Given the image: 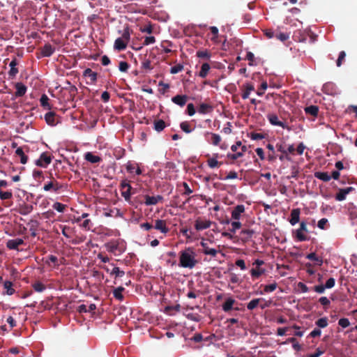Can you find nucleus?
Listing matches in <instances>:
<instances>
[{
	"label": "nucleus",
	"mask_w": 357,
	"mask_h": 357,
	"mask_svg": "<svg viewBox=\"0 0 357 357\" xmlns=\"http://www.w3.org/2000/svg\"><path fill=\"white\" fill-rule=\"evenodd\" d=\"M195 253L191 248L180 252L179 266L183 268H193L198 263Z\"/></svg>",
	"instance_id": "nucleus-1"
},
{
	"label": "nucleus",
	"mask_w": 357,
	"mask_h": 357,
	"mask_svg": "<svg viewBox=\"0 0 357 357\" xmlns=\"http://www.w3.org/2000/svg\"><path fill=\"white\" fill-rule=\"evenodd\" d=\"M66 188L67 185L58 182L55 178L51 176L50 181L45 183L43 188L44 191L57 193L62 189L66 190Z\"/></svg>",
	"instance_id": "nucleus-2"
},
{
	"label": "nucleus",
	"mask_w": 357,
	"mask_h": 357,
	"mask_svg": "<svg viewBox=\"0 0 357 357\" xmlns=\"http://www.w3.org/2000/svg\"><path fill=\"white\" fill-rule=\"evenodd\" d=\"M212 224L213 222L210 220H205L199 217L195 221V228L197 231H202L209 228Z\"/></svg>",
	"instance_id": "nucleus-3"
},
{
	"label": "nucleus",
	"mask_w": 357,
	"mask_h": 357,
	"mask_svg": "<svg viewBox=\"0 0 357 357\" xmlns=\"http://www.w3.org/2000/svg\"><path fill=\"white\" fill-rule=\"evenodd\" d=\"M304 231H307V223L302 221L300 224V227L296 231V238L298 241H305L308 240V237L303 234Z\"/></svg>",
	"instance_id": "nucleus-4"
},
{
	"label": "nucleus",
	"mask_w": 357,
	"mask_h": 357,
	"mask_svg": "<svg viewBox=\"0 0 357 357\" xmlns=\"http://www.w3.org/2000/svg\"><path fill=\"white\" fill-rule=\"evenodd\" d=\"M267 119L269 121L270 123L273 126H280L284 129L290 130V128L286 125L284 123L278 120V117L275 114H269L267 115Z\"/></svg>",
	"instance_id": "nucleus-5"
},
{
	"label": "nucleus",
	"mask_w": 357,
	"mask_h": 357,
	"mask_svg": "<svg viewBox=\"0 0 357 357\" xmlns=\"http://www.w3.org/2000/svg\"><path fill=\"white\" fill-rule=\"evenodd\" d=\"M52 161V158L47 153H43L36 161V165L41 167H46Z\"/></svg>",
	"instance_id": "nucleus-6"
},
{
	"label": "nucleus",
	"mask_w": 357,
	"mask_h": 357,
	"mask_svg": "<svg viewBox=\"0 0 357 357\" xmlns=\"http://www.w3.org/2000/svg\"><path fill=\"white\" fill-rule=\"evenodd\" d=\"M24 241L22 238H17L13 239H10L6 242V247L9 250H19V246L24 245Z\"/></svg>",
	"instance_id": "nucleus-7"
},
{
	"label": "nucleus",
	"mask_w": 357,
	"mask_h": 357,
	"mask_svg": "<svg viewBox=\"0 0 357 357\" xmlns=\"http://www.w3.org/2000/svg\"><path fill=\"white\" fill-rule=\"evenodd\" d=\"M144 204L146 206H152V205H156L158 202H161L163 200V197L161 195H157V196H149L148 195H146L144 196Z\"/></svg>",
	"instance_id": "nucleus-8"
},
{
	"label": "nucleus",
	"mask_w": 357,
	"mask_h": 357,
	"mask_svg": "<svg viewBox=\"0 0 357 357\" xmlns=\"http://www.w3.org/2000/svg\"><path fill=\"white\" fill-rule=\"evenodd\" d=\"M200 245L202 247V252L206 255H210L211 257H215L218 254V250L214 248H211L208 247V243H205L204 241L200 242Z\"/></svg>",
	"instance_id": "nucleus-9"
},
{
	"label": "nucleus",
	"mask_w": 357,
	"mask_h": 357,
	"mask_svg": "<svg viewBox=\"0 0 357 357\" xmlns=\"http://www.w3.org/2000/svg\"><path fill=\"white\" fill-rule=\"evenodd\" d=\"M354 188L348 187L346 188L339 189L338 192L335 195V199L337 201H343L345 199L347 195H348L351 191L354 190Z\"/></svg>",
	"instance_id": "nucleus-10"
},
{
	"label": "nucleus",
	"mask_w": 357,
	"mask_h": 357,
	"mask_svg": "<svg viewBox=\"0 0 357 357\" xmlns=\"http://www.w3.org/2000/svg\"><path fill=\"white\" fill-rule=\"evenodd\" d=\"M126 170L130 174L135 173L137 175H141L142 172L137 164L129 161L126 166Z\"/></svg>",
	"instance_id": "nucleus-11"
},
{
	"label": "nucleus",
	"mask_w": 357,
	"mask_h": 357,
	"mask_svg": "<svg viewBox=\"0 0 357 357\" xmlns=\"http://www.w3.org/2000/svg\"><path fill=\"white\" fill-rule=\"evenodd\" d=\"M245 211V206L243 204H239L235 206L231 212V218L235 220H238L241 214Z\"/></svg>",
	"instance_id": "nucleus-12"
},
{
	"label": "nucleus",
	"mask_w": 357,
	"mask_h": 357,
	"mask_svg": "<svg viewBox=\"0 0 357 357\" xmlns=\"http://www.w3.org/2000/svg\"><path fill=\"white\" fill-rule=\"evenodd\" d=\"M188 100V97L186 95H176L172 98V101L180 107H183Z\"/></svg>",
	"instance_id": "nucleus-13"
},
{
	"label": "nucleus",
	"mask_w": 357,
	"mask_h": 357,
	"mask_svg": "<svg viewBox=\"0 0 357 357\" xmlns=\"http://www.w3.org/2000/svg\"><path fill=\"white\" fill-rule=\"evenodd\" d=\"M243 93L241 95V97L243 99H247L249 98L250 93L251 91H255V86L251 83H245L243 85Z\"/></svg>",
	"instance_id": "nucleus-14"
},
{
	"label": "nucleus",
	"mask_w": 357,
	"mask_h": 357,
	"mask_svg": "<svg viewBox=\"0 0 357 357\" xmlns=\"http://www.w3.org/2000/svg\"><path fill=\"white\" fill-rule=\"evenodd\" d=\"M154 228L160 231L163 234H167L169 231V228L166 225L165 220H156Z\"/></svg>",
	"instance_id": "nucleus-15"
},
{
	"label": "nucleus",
	"mask_w": 357,
	"mask_h": 357,
	"mask_svg": "<svg viewBox=\"0 0 357 357\" xmlns=\"http://www.w3.org/2000/svg\"><path fill=\"white\" fill-rule=\"evenodd\" d=\"M55 51V47L50 43H46L41 48V54L43 56L49 57L53 54Z\"/></svg>",
	"instance_id": "nucleus-16"
},
{
	"label": "nucleus",
	"mask_w": 357,
	"mask_h": 357,
	"mask_svg": "<svg viewBox=\"0 0 357 357\" xmlns=\"http://www.w3.org/2000/svg\"><path fill=\"white\" fill-rule=\"evenodd\" d=\"M300 213H301L300 208H294L291 211V215H290L291 218L289 219V222L291 225H295L296 224H297L299 222Z\"/></svg>",
	"instance_id": "nucleus-17"
},
{
	"label": "nucleus",
	"mask_w": 357,
	"mask_h": 357,
	"mask_svg": "<svg viewBox=\"0 0 357 357\" xmlns=\"http://www.w3.org/2000/svg\"><path fill=\"white\" fill-rule=\"evenodd\" d=\"M235 299L231 297H229L225 299V301L223 303L222 307L224 312H228L231 310L233 309L234 305L236 303Z\"/></svg>",
	"instance_id": "nucleus-18"
},
{
	"label": "nucleus",
	"mask_w": 357,
	"mask_h": 357,
	"mask_svg": "<svg viewBox=\"0 0 357 357\" xmlns=\"http://www.w3.org/2000/svg\"><path fill=\"white\" fill-rule=\"evenodd\" d=\"M134 190L132 188H126L121 190V195L124 198V199L131 205H133V201L131 200V195L134 194Z\"/></svg>",
	"instance_id": "nucleus-19"
},
{
	"label": "nucleus",
	"mask_w": 357,
	"mask_h": 357,
	"mask_svg": "<svg viewBox=\"0 0 357 357\" xmlns=\"http://www.w3.org/2000/svg\"><path fill=\"white\" fill-rule=\"evenodd\" d=\"M84 159L92 164L99 163L102 161V158L100 156L94 155L91 152H86L84 154Z\"/></svg>",
	"instance_id": "nucleus-20"
},
{
	"label": "nucleus",
	"mask_w": 357,
	"mask_h": 357,
	"mask_svg": "<svg viewBox=\"0 0 357 357\" xmlns=\"http://www.w3.org/2000/svg\"><path fill=\"white\" fill-rule=\"evenodd\" d=\"M213 110V107L208 103H201L198 107V112L200 114H206L212 112Z\"/></svg>",
	"instance_id": "nucleus-21"
},
{
	"label": "nucleus",
	"mask_w": 357,
	"mask_h": 357,
	"mask_svg": "<svg viewBox=\"0 0 357 357\" xmlns=\"http://www.w3.org/2000/svg\"><path fill=\"white\" fill-rule=\"evenodd\" d=\"M83 75L89 77L91 84H95L97 81L98 74L93 72L91 68L85 69L83 72Z\"/></svg>",
	"instance_id": "nucleus-22"
},
{
	"label": "nucleus",
	"mask_w": 357,
	"mask_h": 357,
	"mask_svg": "<svg viewBox=\"0 0 357 357\" xmlns=\"http://www.w3.org/2000/svg\"><path fill=\"white\" fill-rule=\"evenodd\" d=\"M15 89L16 91L15 93V96L16 97L23 96L26 93L27 89L26 86L21 82L16 83Z\"/></svg>",
	"instance_id": "nucleus-23"
},
{
	"label": "nucleus",
	"mask_w": 357,
	"mask_h": 357,
	"mask_svg": "<svg viewBox=\"0 0 357 357\" xmlns=\"http://www.w3.org/2000/svg\"><path fill=\"white\" fill-rule=\"evenodd\" d=\"M56 114L54 112H49L45 115V120L46 123L50 126H55L56 124Z\"/></svg>",
	"instance_id": "nucleus-24"
},
{
	"label": "nucleus",
	"mask_w": 357,
	"mask_h": 357,
	"mask_svg": "<svg viewBox=\"0 0 357 357\" xmlns=\"http://www.w3.org/2000/svg\"><path fill=\"white\" fill-rule=\"evenodd\" d=\"M114 49L121 51L124 50L127 47V43L121 38H118L114 42Z\"/></svg>",
	"instance_id": "nucleus-25"
},
{
	"label": "nucleus",
	"mask_w": 357,
	"mask_h": 357,
	"mask_svg": "<svg viewBox=\"0 0 357 357\" xmlns=\"http://www.w3.org/2000/svg\"><path fill=\"white\" fill-rule=\"evenodd\" d=\"M304 110L305 114L317 117L319 113V107L317 105H310L305 107Z\"/></svg>",
	"instance_id": "nucleus-26"
},
{
	"label": "nucleus",
	"mask_w": 357,
	"mask_h": 357,
	"mask_svg": "<svg viewBox=\"0 0 357 357\" xmlns=\"http://www.w3.org/2000/svg\"><path fill=\"white\" fill-rule=\"evenodd\" d=\"M254 231L251 229H243L241 231V239L243 242L248 241L252 236Z\"/></svg>",
	"instance_id": "nucleus-27"
},
{
	"label": "nucleus",
	"mask_w": 357,
	"mask_h": 357,
	"mask_svg": "<svg viewBox=\"0 0 357 357\" xmlns=\"http://www.w3.org/2000/svg\"><path fill=\"white\" fill-rule=\"evenodd\" d=\"M49 98L46 94H43L40 98V105L45 109L50 110L52 105L49 103Z\"/></svg>",
	"instance_id": "nucleus-28"
},
{
	"label": "nucleus",
	"mask_w": 357,
	"mask_h": 357,
	"mask_svg": "<svg viewBox=\"0 0 357 357\" xmlns=\"http://www.w3.org/2000/svg\"><path fill=\"white\" fill-rule=\"evenodd\" d=\"M314 176L324 182H328L331 180V176L327 172H314Z\"/></svg>",
	"instance_id": "nucleus-29"
},
{
	"label": "nucleus",
	"mask_w": 357,
	"mask_h": 357,
	"mask_svg": "<svg viewBox=\"0 0 357 357\" xmlns=\"http://www.w3.org/2000/svg\"><path fill=\"white\" fill-rule=\"evenodd\" d=\"M125 290V288L123 287H119L116 289H114L113 291V296L114 297L119 301H122L124 298V296L122 294V292Z\"/></svg>",
	"instance_id": "nucleus-30"
},
{
	"label": "nucleus",
	"mask_w": 357,
	"mask_h": 357,
	"mask_svg": "<svg viewBox=\"0 0 357 357\" xmlns=\"http://www.w3.org/2000/svg\"><path fill=\"white\" fill-rule=\"evenodd\" d=\"M17 65V61L16 59H14L11 61L9 66L10 67V70L8 72L10 77H15L18 73V69L16 68Z\"/></svg>",
	"instance_id": "nucleus-31"
},
{
	"label": "nucleus",
	"mask_w": 357,
	"mask_h": 357,
	"mask_svg": "<svg viewBox=\"0 0 357 357\" xmlns=\"http://www.w3.org/2000/svg\"><path fill=\"white\" fill-rule=\"evenodd\" d=\"M211 66L208 63H203L199 72V76L202 78H205L208 75Z\"/></svg>",
	"instance_id": "nucleus-32"
},
{
	"label": "nucleus",
	"mask_w": 357,
	"mask_h": 357,
	"mask_svg": "<svg viewBox=\"0 0 357 357\" xmlns=\"http://www.w3.org/2000/svg\"><path fill=\"white\" fill-rule=\"evenodd\" d=\"M348 210H349V213L350 219L352 222V224L354 225L355 220H356V218H357V213L355 211V207H354L353 203H349L348 204Z\"/></svg>",
	"instance_id": "nucleus-33"
},
{
	"label": "nucleus",
	"mask_w": 357,
	"mask_h": 357,
	"mask_svg": "<svg viewBox=\"0 0 357 357\" xmlns=\"http://www.w3.org/2000/svg\"><path fill=\"white\" fill-rule=\"evenodd\" d=\"M15 154L20 157V162L22 164H26L27 162L28 157L25 155L22 147L17 148Z\"/></svg>",
	"instance_id": "nucleus-34"
},
{
	"label": "nucleus",
	"mask_w": 357,
	"mask_h": 357,
	"mask_svg": "<svg viewBox=\"0 0 357 357\" xmlns=\"http://www.w3.org/2000/svg\"><path fill=\"white\" fill-rule=\"evenodd\" d=\"M166 127L165 122L162 119L154 121V129L157 132L162 131Z\"/></svg>",
	"instance_id": "nucleus-35"
},
{
	"label": "nucleus",
	"mask_w": 357,
	"mask_h": 357,
	"mask_svg": "<svg viewBox=\"0 0 357 357\" xmlns=\"http://www.w3.org/2000/svg\"><path fill=\"white\" fill-rule=\"evenodd\" d=\"M261 301H264V298H254V299L251 300L247 304L248 310H253L255 308H256L259 305V304L261 302Z\"/></svg>",
	"instance_id": "nucleus-36"
},
{
	"label": "nucleus",
	"mask_w": 357,
	"mask_h": 357,
	"mask_svg": "<svg viewBox=\"0 0 357 357\" xmlns=\"http://www.w3.org/2000/svg\"><path fill=\"white\" fill-rule=\"evenodd\" d=\"M205 135H211V143L215 145L218 146L220 142H221V137L219 135L216 133H212L209 132H206Z\"/></svg>",
	"instance_id": "nucleus-37"
},
{
	"label": "nucleus",
	"mask_w": 357,
	"mask_h": 357,
	"mask_svg": "<svg viewBox=\"0 0 357 357\" xmlns=\"http://www.w3.org/2000/svg\"><path fill=\"white\" fill-rule=\"evenodd\" d=\"M33 208L32 205H24L20 208L19 213L21 215H26L29 214L33 211Z\"/></svg>",
	"instance_id": "nucleus-38"
},
{
	"label": "nucleus",
	"mask_w": 357,
	"mask_h": 357,
	"mask_svg": "<svg viewBox=\"0 0 357 357\" xmlns=\"http://www.w3.org/2000/svg\"><path fill=\"white\" fill-rule=\"evenodd\" d=\"M265 273V269L264 268H252L250 270V275L254 278H258L259 276H261L262 274Z\"/></svg>",
	"instance_id": "nucleus-39"
},
{
	"label": "nucleus",
	"mask_w": 357,
	"mask_h": 357,
	"mask_svg": "<svg viewBox=\"0 0 357 357\" xmlns=\"http://www.w3.org/2000/svg\"><path fill=\"white\" fill-rule=\"evenodd\" d=\"M38 221L37 220H31L28 225H30L29 230L31 231V236L33 237H35L36 236V227L38 225Z\"/></svg>",
	"instance_id": "nucleus-40"
},
{
	"label": "nucleus",
	"mask_w": 357,
	"mask_h": 357,
	"mask_svg": "<svg viewBox=\"0 0 357 357\" xmlns=\"http://www.w3.org/2000/svg\"><path fill=\"white\" fill-rule=\"evenodd\" d=\"M110 275H115V279L117 278H122L125 275V272L123 271L120 270L119 267H114L113 269L110 272Z\"/></svg>",
	"instance_id": "nucleus-41"
},
{
	"label": "nucleus",
	"mask_w": 357,
	"mask_h": 357,
	"mask_svg": "<svg viewBox=\"0 0 357 357\" xmlns=\"http://www.w3.org/2000/svg\"><path fill=\"white\" fill-rule=\"evenodd\" d=\"M306 258L310 259V260L317 261V264L319 265V266H321L322 264V263H323L322 259L320 258V257H318L314 252H311V253L308 254L306 256Z\"/></svg>",
	"instance_id": "nucleus-42"
},
{
	"label": "nucleus",
	"mask_w": 357,
	"mask_h": 357,
	"mask_svg": "<svg viewBox=\"0 0 357 357\" xmlns=\"http://www.w3.org/2000/svg\"><path fill=\"white\" fill-rule=\"evenodd\" d=\"M52 208L59 213H63L65 209L67 208V206L60 202H55L52 205Z\"/></svg>",
	"instance_id": "nucleus-43"
},
{
	"label": "nucleus",
	"mask_w": 357,
	"mask_h": 357,
	"mask_svg": "<svg viewBox=\"0 0 357 357\" xmlns=\"http://www.w3.org/2000/svg\"><path fill=\"white\" fill-rule=\"evenodd\" d=\"M4 289H6L8 295H13L15 292V289L12 287L13 283L10 281H6L3 284Z\"/></svg>",
	"instance_id": "nucleus-44"
},
{
	"label": "nucleus",
	"mask_w": 357,
	"mask_h": 357,
	"mask_svg": "<svg viewBox=\"0 0 357 357\" xmlns=\"http://www.w3.org/2000/svg\"><path fill=\"white\" fill-rule=\"evenodd\" d=\"M197 56L201 59H208L211 57V53L208 50H199L197 52Z\"/></svg>",
	"instance_id": "nucleus-45"
},
{
	"label": "nucleus",
	"mask_w": 357,
	"mask_h": 357,
	"mask_svg": "<svg viewBox=\"0 0 357 357\" xmlns=\"http://www.w3.org/2000/svg\"><path fill=\"white\" fill-rule=\"evenodd\" d=\"M315 324L319 328H326L328 326V319L326 317L320 318Z\"/></svg>",
	"instance_id": "nucleus-46"
},
{
	"label": "nucleus",
	"mask_w": 357,
	"mask_h": 357,
	"mask_svg": "<svg viewBox=\"0 0 357 357\" xmlns=\"http://www.w3.org/2000/svg\"><path fill=\"white\" fill-rule=\"evenodd\" d=\"M181 129L185 133H190L192 132L190 124L188 121H183L180 124Z\"/></svg>",
	"instance_id": "nucleus-47"
},
{
	"label": "nucleus",
	"mask_w": 357,
	"mask_h": 357,
	"mask_svg": "<svg viewBox=\"0 0 357 357\" xmlns=\"http://www.w3.org/2000/svg\"><path fill=\"white\" fill-rule=\"evenodd\" d=\"M32 286L34 290L38 292H42L45 289V286L40 282H36Z\"/></svg>",
	"instance_id": "nucleus-48"
},
{
	"label": "nucleus",
	"mask_w": 357,
	"mask_h": 357,
	"mask_svg": "<svg viewBox=\"0 0 357 357\" xmlns=\"http://www.w3.org/2000/svg\"><path fill=\"white\" fill-rule=\"evenodd\" d=\"M180 310H181V305L179 304H176V305H174V306H172V305L166 306L165 308V312L166 313L172 314L170 313V311L175 310L176 312H179Z\"/></svg>",
	"instance_id": "nucleus-49"
},
{
	"label": "nucleus",
	"mask_w": 357,
	"mask_h": 357,
	"mask_svg": "<svg viewBox=\"0 0 357 357\" xmlns=\"http://www.w3.org/2000/svg\"><path fill=\"white\" fill-rule=\"evenodd\" d=\"M183 70V65L178 63L170 68V73L176 74Z\"/></svg>",
	"instance_id": "nucleus-50"
},
{
	"label": "nucleus",
	"mask_w": 357,
	"mask_h": 357,
	"mask_svg": "<svg viewBox=\"0 0 357 357\" xmlns=\"http://www.w3.org/2000/svg\"><path fill=\"white\" fill-rule=\"evenodd\" d=\"M158 86L162 87V88L160 89L159 91H160V93H162L163 95L167 91V90L170 87L169 84L165 83L162 81L159 82Z\"/></svg>",
	"instance_id": "nucleus-51"
},
{
	"label": "nucleus",
	"mask_w": 357,
	"mask_h": 357,
	"mask_svg": "<svg viewBox=\"0 0 357 357\" xmlns=\"http://www.w3.org/2000/svg\"><path fill=\"white\" fill-rule=\"evenodd\" d=\"M231 228L229 229L230 232L234 233L237 229L241 227V223L238 221H234L231 223Z\"/></svg>",
	"instance_id": "nucleus-52"
},
{
	"label": "nucleus",
	"mask_w": 357,
	"mask_h": 357,
	"mask_svg": "<svg viewBox=\"0 0 357 357\" xmlns=\"http://www.w3.org/2000/svg\"><path fill=\"white\" fill-rule=\"evenodd\" d=\"M275 38L282 42L286 41L289 38V35L285 33H275Z\"/></svg>",
	"instance_id": "nucleus-53"
},
{
	"label": "nucleus",
	"mask_w": 357,
	"mask_h": 357,
	"mask_svg": "<svg viewBox=\"0 0 357 357\" xmlns=\"http://www.w3.org/2000/svg\"><path fill=\"white\" fill-rule=\"evenodd\" d=\"M250 137L252 140H259L262 139L265 137V135L262 133H258V132H250Z\"/></svg>",
	"instance_id": "nucleus-54"
},
{
	"label": "nucleus",
	"mask_w": 357,
	"mask_h": 357,
	"mask_svg": "<svg viewBox=\"0 0 357 357\" xmlns=\"http://www.w3.org/2000/svg\"><path fill=\"white\" fill-rule=\"evenodd\" d=\"M13 194L11 192H3L0 190V199L2 200L9 199L12 198Z\"/></svg>",
	"instance_id": "nucleus-55"
},
{
	"label": "nucleus",
	"mask_w": 357,
	"mask_h": 357,
	"mask_svg": "<svg viewBox=\"0 0 357 357\" xmlns=\"http://www.w3.org/2000/svg\"><path fill=\"white\" fill-rule=\"evenodd\" d=\"M195 112H196V110H195L194 105L192 103L188 104L187 109H186V113L189 116H192L195 114Z\"/></svg>",
	"instance_id": "nucleus-56"
},
{
	"label": "nucleus",
	"mask_w": 357,
	"mask_h": 357,
	"mask_svg": "<svg viewBox=\"0 0 357 357\" xmlns=\"http://www.w3.org/2000/svg\"><path fill=\"white\" fill-rule=\"evenodd\" d=\"M130 66L126 61H121L119 63V68L121 72L126 73L128 71Z\"/></svg>",
	"instance_id": "nucleus-57"
},
{
	"label": "nucleus",
	"mask_w": 357,
	"mask_h": 357,
	"mask_svg": "<svg viewBox=\"0 0 357 357\" xmlns=\"http://www.w3.org/2000/svg\"><path fill=\"white\" fill-rule=\"evenodd\" d=\"M277 288V284L275 282L270 284H267L264 287V291L266 293L272 292L275 291Z\"/></svg>",
	"instance_id": "nucleus-58"
},
{
	"label": "nucleus",
	"mask_w": 357,
	"mask_h": 357,
	"mask_svg": "<svg viewBox=\"0 0 357 357\" xmlns=\"http://www.w3.org/2000/svg\"><path fill=\"white\" fill-rule=\"evenodd\" d=\"M345 56H346V53H345V52H344V51H341V52H340V54H339L338 59H337V61H336L337 66L338 67H340V66L342 65V61H343L344 60V59H345Z\"/></svg>",
	"instance_id": "nucleus-59"
},
{
	"label": "nucleus",
	"mask_w": 357,
	"mask_h": 357,
	"mask_svg": "<svg viewBox=\"0 0 357 357\" xmlns=\"http://www.w3.org/2000/svg\"><path fill=\"white\" fill-rule=\"evenodd\" d=\"M210 30L213 35V37L211 40L214 42H217V38L218 37V29L216 26H211Z\"/></svg>",
	"instance_id": "nucleus-60"
},
{
	"label": "nucleus",
	"mask_w": 357,
	"mask_h": 357,
	"mask_svg": "<svg viewBox=\"0 0 357 357\" xmlns=\"http://www.w3.org/2000/svg\"><path fill=\"white\" fill-rule=\"evenodd\" d=\"M50 262L54 264V266H58V258L54 255H50L47 257V263L50 265Z\"/></svg>",
	"instance_id": "nucleus-61"
},
{
	"label": "nucleus",
	"mask_w": 357,
	"mask_h": 357,
	"mask_svg": "<svg viewBox=\"0 0 357 357\" xmlns=\"http://www.w3.org/2000/svg\"><path fill=\"white\" fill-rule=\"evenodd\" d=\"M142 68L146 70H151L153 67L151 61L149 59H144L142 63Z\"/></svg>",
	"instance_id": "nucleus-62"
},
{
	"label": "nucleus",
	"mask_w": 357,
	"mask_h": 357,
	"mask_svg": "<svg viewBox=\"0 0 357 357\" xmlns=\"http://www.w3.org/2000/svg\"><path fill=\"white\" fill-rule=\"evenodd\" d=\"M208 165L211 168H215L218 166L219 164H221V162H219L215 158H210L208 160Z\"/></svg>",
	"instance_id": "nucleus-63"
},
{
	"label": "nucleus",
	"mask_w": 357,
	"mask_h": 357,
	"mask_svg": "<svg viewBox=\"0 0 357 357\" xmlns=\"http://www.w3.org/2000/svg\"><path fill=\"white\" fill-rule=\"evenodd\" d=\"M338 324L344 328L350 325V322L347 318H342L339 320Z\"/></svg>",
	"instance_id": "nucleus-64"
}]
</instances>
